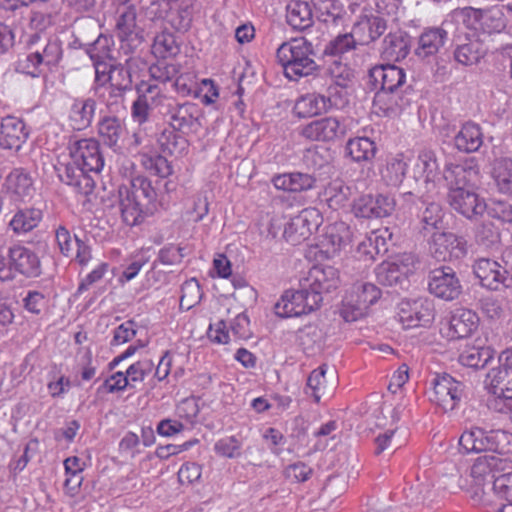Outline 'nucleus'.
<instances>
[{"mask_svg":"<svg viewBox=\"0 0 512 512\" xmlns=\"http://www.w3.org/2000/svg\"><path fill=\"white\" fill-rule=\"evenodd\" d=\"M96 107L97 102L92 97L75 98L69 109V121L73 129L80 131L90 127Z\"/></svg>","mask_w":512,"mask_h":512,"instance_id":"33","label":"nucleus"},{"mask_svg":"<svg viewBox=\"0 0 512 512\" xmlns=\"http://www.w3.org/2000/svg\"><path fill=\"white\" fill-rule=\"evenodd\" d=\"M43 217L42 210L37 208L19 209L9 222V226L15 234H25L38 226Z\"/></svg>","mask_w":512,"mask_h":512,"instance_id":"42","label":"nucleus"},{"mask_svg":"<svg viewBox=\"0 0 512 512\" xmlns=\"http://www.w3.org/2000/svg\"><path fill=\"white\" fill-rule=\"evenodd\" d=\"M272 183L278 190L300 193L313 189L316 178L310 173L291 172L275 175L272 178Z\"/></svg>","mask_w":512,"mask_h":512,"instance_id":"35","label":"nucleus"},{"mask_svg":"<svg viewBox=\"0 0 512 512\" xmlns=\"http://www.w3.org/2000/svg\"><path fill=\"white\" fill-rule=\"evenodd\" d=\"M139 60L133 57L126 59L125 63L110 65L107 81L111 85L124 87L132 90V71L138 67Z\"/></svg>","mask_w":512,"mask_h":512,"instance_id":"44","label":"nucleus"},{"mask_svg":"<svg viewBox=\"0 0 512 512\" xmlns=\"http://www.w3.org/2000/svg\"><path fill=\"white\" fill-rule=\"evenodd\" d=\"M485 212L493 219L512 224V204L507 201H492L487 204Z\"/></svg>","mask_w":512,"mask_h":512,"instance_id":"64","label":"nucleus"},{"mask_svg":"<svg viewBox=\"0 0 512 512\" xmlns=\"http://www.w3.org/2000/svg\"><path fill=\"white\" fill-rule=\"evenodd\" d=\"M413 262L409 255L399 261H383L374 270L376 281L382 286L403 288L409 282L408 274L412 271Z\"/></svg>","mask_w":512,"mask_h":512,"instance_id":"16","label":"nucleus"},{"mask_svg":"<svg viewBox=\"0 0 512 512\" xmlns=\"http://www.w3.org/2000/svg\"><path fill=\"white\" fill-rule=\"evenodd\" d=\"M286 22L297 31H306L313 26L310 5L304 1H291L286 7Z\"/></svg>","mask_w":512,"mask_h":512,"instance_id":"39","label":"nucleus"},{"mask_svg":"<svg viewBox=\"0 0 512 512\" xmlns=\"http://www.w3.org/2000/svg\"><path fill=\"white\" fill-rule=\"evenodd\" d=\"M428 291L444 301H454L462 294L463 287L455 270L441 265L429 271Z\"/></svg>","mask_w":512,"mask_h":512,"instance_id":"8","label":"nucleus"},{"mask_svg":"<svg viewBox=\"0 0 512 512\" xmlns=\"http://www.w3.org/2000/svg\"><path fill=\"white\" fill-rule=\"evenodd\" d=\"M304 287L311 292H317L323 298L324 294L337 289L340 284L338 269L328 265L313 266L307 276L302 279Z\"/></svg>","mask_w":512,"mask_h":512,"instance_id":"23","label":"nucleus"},{"mask_svg":"<svg viewBox=\"0 0 512 512\" xmlns=\"http://www.w3.org/2000/svg\"><path fill=\"white\" fill-rule=\"evenodd\" d=\"M415 174L424 177L425 182L434 181L435 177L439 174V164L437 161L436 153L430 149L422 150L415 163ZM418 176L415 175L417 180Z\"/></svg>","mask_w":512,"mask_h":512,"instance_id":"47","label":"nucleus"},{"mask_svg":"<svg viewBox=\"0 0 512 512\" xmlns=\"http://www.w3.org/2000/svg\"><path fill=\"white\" fill-rule=\"evenodd\" d=\"M462 15L473 19L480 29L488 34L501 33L507 27V19L503 9L499 6H493L487 9L474 8L471 6L462 9Z\"/></svg>","mask_w":512,"mask_h":512,"instance_id":"21","label":"nucleus"},{"mask_svg":"<svg viewBox=\"0 0 512 512\" xmlns=\"http://www.w3.org/2000/svg\"><path fill=\"white\" fill-rule=\"evenodd\" d=\"M311 42L305 38H293L283 42L276 50V59L283 68L284 76L291 81L316 74L320 65Z\"/></svg>","mask_w":512,"mask_h":512,"instance_id":"2","label":"nucleus"},{"mask_svg":"<svg viewBox=\"0 0 512 512\" xmlns=\"http://www.w3.org/2000/svg\"><path fill=\"white\" fill-rule=\"evenodd\" d=\"M158 143L162 152L169 155L182 154L188 148V141L185 136L171 128H166L161 132Z\"/></svg>","mask_w":512,"mask_h":512,"instance_id":"49","label":"nucleus"},{"mask_svg":"<svg viewBox=\"0 0 512 512\" xmlns=\"http://www.w3.org/2000/svg\"><path fill=\"white\" fill-rule=\"evenodd\" d=\"M431 386L429 400L445 413L456 409L467 396L465 383L448 373L435 374Z\"/></svg>","mask_w":512,"mask_h":512,"instance_id":"6","label":"nucleus"},{"mask_svg":"<svg viewBox=\"0 0 512 512\" xmlns=\"http://www.w3.org/2000/svg\"><path fill=\"white\" fill-rule=\"evenodd\" d=\"M406 202H411L417 210V218L421 224L422 230L431 232L433 230L443 229L444 210L442 206L435 201H428L423 197L417 196L412 191L403 193Z\"/></svg>","mask_w":512,"mask_h":512,"instance_id":"15","label":"nucleus"},{"mask_svg":"<svg viewBox=\"0 0 512 512\" xmlns=\"http://www.w3.org/2000/svg\"><path fill=\"white\" fill-rule=\"evenodd\" d=\"M493 350L489 347H468L459 356V362L466 367L484 368L493 358Z\"/></svg>","mask_w":512,"mask_h":512,"instance_id":"50","label":"nucleus"},{"mask_svg":"<svg viewBox=\"0 0 512 512\" xmlns=\"http://www.w3.org/2000/svg\"><path fill=\"white\" fill-rule=\"evenodd\" d=\"M99 142L109 147L114 152L122 149V144L127 135L125 120L115 116L102 117L97 124Z\"/></svg>","mask_w":512,"mask_h":512,"instance_id":"27","label":"nucleus"},{"mask_svg":"<svg viewBox=\"0 0 512 512\" xmlns=\"http://www.w3.org/2000/svg\"><path fill=\"white\" fill-rule=\"evenodd\" d=\"M182 295L180 297V309L190 310L197 305L202 299L201 286L197 279L191 278L185 281L181 286Z\"/></svg>","mask_w":512,"mask_h":512,"instance_id":"58","label":"nucleus"},{"mask_svg":"<svg viewBox=\"0 0 512 512\" xmlns=\"http://www.w3.org/2000/svg\"><path fill=\"white\" fill-rule=\"evenodd\" d=\"M410 49L411 36L405 31L398 30L384 37L380 53L384 60L399 62L408 56Z\"/></svg>","mask_w":512,"mask_h":512,"instance_id":"30","label":"nucleus"},{"mask_svg":"<svg viewBox=\"0 0 512 512\" xmlns=\"http://www.w3.org/2000/svg\"><path fill=\"white\" fill-rule=\"evenodd\" d=\"M350 242V230L345 223H339L331 226L325 234L321 245L326 248L325 253L333 256Z\"/></svg>","mask_w":512,"mask_h":512,"instance_id":"43","label":"nucleus"},{"mask_svg":"<svg viewBox=\"0 0 512 512\" xmlns=\"http://www.w3.org/2000/svg\"><path fill=\"white\" fill-rule=\"evenodd\" d=\"M179 65L166 63L163 59L149 67V75L151 79L166 83L171 81L179 73Z\"/></svg>","mask_w":512,"mask_h":512,"instance_id":"61","label":"nucleus"},{"mask_svg":"<svg viewBox=\"0 0 512 512\" xmlns=\"http://www.w3.org/2000/svg\"><path fill=\"white\" fill-rule=\"evenodd\" d=\"M387 30V21L377 15L364 16L352 28L359 45H369L379 39Z\"/></svg>","mask_w":512,"mask_h":512,"instance_id":"31","label":"nucleus"},{"mask_svg":"<svg viewBox=\"0 0 512 512\" xmlns=\"http://www.w3.org/2000/svg\"><path fill=\"white\" fill-rule=\"evenodd\" d=\"M397 314L405 328L426 327L435 318V307L429 298L404 299L398 305Z\"/></svg>","mask_w":512,"mask_h":512,"instance_id":"10","label":"nucleus"},{"mask_svg":"<svg viewBox=\"0 0 512 512\" xmlns=\"http://www.w3.org/2000/svg\"><path fill=\"white\" fill-rule=\"evenodd\" d=\"M475 239L479 245L491 248L500 242V230L493 222L483 221L476 227Z\"/></svg>","mask_w":512,"mask_h":512,"instance_id":"60","label":"nucleus"},{"mask_svg":"<svg viewBox=\"0 0 512 512\" xmlns=\"http://www.w3.org/2000/svg\"><path fill=\"white\" fill-rule=\"evenodd\" d=\"M448 41V32L441 26L426 27L418 37L415 55L422 59L436 56Z\"/></svg>","mask_w":512,"mask_h":512,"instance_id":"28","label":"nucleus"},{"mask_svg":"<svg viewBox=\"0 0 512 512\" xmlns=\"http://www.w3.org/2000/svg\"><path fill=\"white\" fill-rule=\"evenodd\" d=\"M483 144V133L479 125L467 122L454 136L456 149L464 153H473L479 150Z\"/></svg>","mask_w":512,"mask_h":512,"instance_id":"38","label":"nucleus"},{"mask_svg":"<svg viewBox=\"0 0 512 512\" xmlns=\"http://www.w3.org/2000/svg\"><path fill=\"white\" fill-rule=\"evenodd\" d=\"M381 297V290L369 282L355 283L343 300L341 315L347 322L365 316L371 305Z\"/></svg>","mask_w":512,"mask_h":512,"instance_id":"7","label":"nucleus"},{"mask_svg":"<svg viewBox=\"0 0 512 512\" xmlns=\"http://www.w3.org/2000/svg\"><path fill=\"white\" fill-rule=\"evenodd\" d=\"M405 83L404 69L393 64L376 65L368 73L367 85L371 90L405 91Z\"/></svg>","mask_w":512,"mask_h":512,"instance_id":"14","label":"nucleus"},{"mask_svg":"<svg viewBox=\"0 0 512 512\" xmlns=\"http://www.w3.org/2000/svg\"><path fill=\"white\" fill-rule=\"evenodd\" d=\"M407 166L403 155L397 154L387 161L385 169L382 171V177L388 185L399 186L403 182Z\"/></svg>","mask_w":512,"mask_h":512,"instance_id":"55","label":"nucleus"},{"mask_svg":"<svg viewBox=\"0 0 512 512\" xmlns=\"http://www.w3.org/2000/svg\"><path fill=\"white\" fill-rule=\"evenodd\" d=\"M323 298L317 292H311L300 281V289L287 290L274 305L278 317L290 318L308 314L320 308Z\"/></svg>","mask_w":512,"mask_h":512,"instance_id":"5","label":"nucleus"},{"mask_svg":"<svg viewBox=\"0 0 512 512\" xmlns=\"http://www.w3.org/2000/svg\"><path fill=\"white\" fill-rule=\"evenodd\" d=\"M358 42L353 32L340 34L328 42L325 46L323 55L340 56L346 52L356 49Z\"/></svg>","mask_w":512,"mask_h":512,"instance_id":"56","label":"nucleus"},{"mask_svg":"<svg viewBox=\"0 0 512 512\" xmlns=\"http://www.w3.org/2000/svg\"><path fill=\"white\" fill-rule=\"evenodd\" d=\"M346 125L335 117L313 120L301 129V136L311 141L334 142L345 137Z\"/></svg>","mask_w":512,"mask_h":512,"instance_id":"18","label":"nucleus"},{"mask_svg":"<svg viewBox=\"0 0 512 512\" xmlns=\"http://www.w3.org/2000/svg\"><path fill=\"white\" fill-rule=\"evenodd\" d=\"M141 163L147 171L161 178H166L173 172L170 162L160 154H142Z\"/></svg>","mask_w":512,"mask_h":512,"instance_id":"59","label":"nucleus"},{"mask_svg":"<svg viewBox=\"0 0 512 512\" xmlns=\"http://www.w3.org/2000/svg\"><path fill=\"white\" fill-rule=\"evenodd\" d=\"M70 159L84 166L90 172L99 173L104 166L100 152V142L94 138L70 140L68 143Z\"/></svg>","mask_w":512,"mask_h":512,"instance_id":"13","label":"nucleus"},{"mask_svg":"<svg viewBox=\"0 0 512 512\" xmlns=\"http://www.w3.org/2000/svg\"><path fill=\"white\" fill-rule=\"evenodd\" d=\"M459 445L467 453L491 452L512 462V433L505 429L471 426L462 432Z\"/></svg>","mask_w":512,"mask_h":512,"instance_id":"3","label":"nucleus"},{"mask_svg":"<svg viewBox=\"0 0 512 512\" xmlns=\"http://www.w3.org/2000/svg\"><path fill=\"white\" fill-rule=\"evenodd\" d=\"M476 175L477 172L472 167L454 164L446 165L443 176L447 183L448 194L475 189L473 178Z\"/></svg>","mask_w":512,"mask_h":512,"instance_id":"32","label":"nucleus"},{"mask_svg":"<svg viewBox=\"0 0 512 512\" xmlns=\"http://www.w3.org/2000/svg\"><path fill=\"white\" fill-rule=\"evenodd\" d=\"M95 36L96 39H91L86 43V52L89 55L90 59L92 61H105L107 59L112 60V38L97 32Z\"/></svg>","mask_w":512,"mask_h":512,"instance_id":"54","label":"nucleus"},{"mask_svg":"<svg viewBox=\"0 0 512 512\" xmlns=\"http://www.w3.org/2000/svg\"><path fill=\"white\" fill-rule=\"evenodd\" d=\"M7 256L14 277L16 273L26 278H36L41 275V261L33 250L23 245H12L7 248Z\"/></svg>","mask_w":512,"mask_h":512,"instance_id":"20","label":"nucleus"},{"mask_svg":"<svg viewBox=\"0 0 512 512\" xmlns=\"http://www.w3.org/2000/svg\"><path fill=\"white\" fill-rule=\"evenodd\" d=\"M453 58L463 66L478 64L487 53L483 41L475 34L459 33L453 39Z\"/></svg>","mask_w":512,"mask_h":512,"instance_id":"19","label":"nucleus"},{"mask_svg":"<svg viewBox=\"0 0 512 512\" xmlns=\"http://www.w3.org/2000/svg\"><path fill=\"white\" fill-rule=\"evenodd\" d=\"M7 189L21 198L31 196L33 182L30 175L22 169H14L6 178Z\"/></svg>","mask_w":512,"mask_h":512,"instance_id":"51","label":"nucleus"},{"mask_svg":"<svg viewBox=\"0 0 512 512\" xmlns=\"http://www.w3.org/2000/svg\"><path fill=\"white\" fill-rule=\"evenodd\" d=\"M63 57L62 43L58 37L42 39L39 33H34L27 42V54L19 60L23 71L39 77L44 70L51 71L57 67Z\"/></svg>","mask_w":512,"mask_h":512,"instance_id":"4","label":"nucleus"},{"mask_svg":"<svg viewBox=\"0 0 512 512\" xmlns=\"http://www.w3.org/2000/svg\"><path fill=\"white\" fill-rule=\"evenodd\" d=\"M395 206V199L391 195L363 194L354 200L352 211L360 218H381L391 215Z\"/></svg>","mask_w":512,"mask_h":512,"instance_id":"12","label":"nucleus"},{"mask_svg":"<svg viewBox=\"0 0 512 512\" xmlns=\"http://www.w3.org/2000/svg\"><path fill=\"white\" fill-rule=\"evenodd\" d=\"M346 151L355 162H369L375 157L377 147L368 137H355L348 140Z\"/></svg>","mask_w":512,"mask_h":512,"instance_id":"46","label":"nucleus"},{"mask_svg":"<svg viewBox=\"0 0 512 512\" xmlns=\"http://www.w3.org/2000/svg\"><path fill=\"white\" fill-rule=\"evenodd\" d=\"M75 31L77 33V37L73 41V47H83L87 48V42L91 40V38L96 35V23L91 18L77 20L75 22Z\"/></svg>","mask_w":512,"mask_h":512,"instance_id":"62","label":"nucleus"},{"mask_svg":"<svg viewBox=\"0 0 512 512\" xmlns=\"http://www.w3.org/2000/svg\"><path fill=\"white\" fill-rule=\"evenodd\" d=\"M54 167L60 181L73 187L76 193L87 196L93 192L95 182L89 175L90 171L75 160L59 162Z\"/></svg>","mask_w":512,"mask_h":512,"instance_id":"17","label":"nucleus"},{"mask_svg":"<svg viewBox=\"0 0 512 512\" xmlns=\"http://www.w3.org/2000/svg\"><path fill=\"white\" fill-rule=\"evenodd\" d=\"M479 317L476 312L467 308L456 309L450 318L449 329L454 339L470 337L478 328Z\"/></svg>","mask_w":512,"mask_h":512,"instance_id":"34","label":"nucleus"},{"mask_svg":"<svg viewBox=\"0 0 512 512\" xmlns=\"http://www.w3.org/2000/svg\"><path fill=\"white\" fill-rule=\"evenodd\" d=\"M352 194V187L339 178L332 180L324 191L325 201L333 210L344 207L350 200Z\"/></svg>","mask_w":512,"mask_h":512,"instance_id":"45","label":"nucleus"},{"mask_svg":"<svg viewBox=\"0 0 512 512\" xmlns=\"http://www.w3.org/2000/svg\"><path fill=\"white\" fill-rule=\"evenodd\" d=\"M468 251V241L462 235L434 232L431 236L430 252L438 261L460 260L467 256Z\"/></svg>","mask_w":512,"mask_h":512,"instance_id":"9","label":"nucleus"},{"mask_svg":"<svg viewBox=\"0 0 512 512\" xmlns=\"http://www.w3.org/2000/svg\"><path fill=\"white\" fill-rule=\"evenodd\" d=\"M283 237L288 243L292 245L301 244L303 241L309 238L308 230L303 228L302 223L297 216L291 218L290 221L285 225Z\"/></svg>","mask_w":512,"mask_h":512,"instance_id":"63","label":"nucleus"},{"mask_svg":"<svg viewBox=\"0 0 512 512\" xmlns=\"http://www.w3.org/2000/svg\"><path fill=\"white\" fill-rule=\"evenodd\" d=\"M116 35L121 42V49L125 53L133 52L143 42V31L137 28L136 12L133 9H126L118 17Z\"/></svg>","mask_w":512,"mask_h":512,"instance_id":"26","label":"nucleus"},{"mask_svg":"<svg viewBox=\"0 0 512 512\" xmlns=\"http://www.w3.org/2000/svg\"><path fill=\"white\" fill-rule=\"evenodd\" d=\"M473 273L479 279L480 285L491 291L507 289L509 275L503 273L501 263L489 259L480 258L473 265Z\"/></svg>","mask_w":512,"mask_h":512,"instance_id":"22","label":"nucleus"},{"mask_svg":"<svg viewBox=\"0 0 512 512\" xmlns=\"http://www.w3.org/2000/svg\"><path fill=\"white\" fill-rule=\"evenodd\" d=\"M29 131L22 119L14 116L2 118L0 125V146L18 151L26 142Z\"/></svg>","mask_w":512,"mask_h":512,"instance_id":"29","label":"nucleus"},{"mask_svg":"<svg viewBox=\"0 0 512 512\" xmlns=\"http://www.w3.org/2000/svg\"><path fill=\"white\" fill-rule=\"evenodd\" d=\"M330 106V98L320 94L309 93L301 96L296 101L293 110L299 118H307L326 112Z\"/></svg>","mask_w":512,"mask_h":512,"instance_id":"40","label":"nucleus"},{"mask_svg":"<svg viewBox=\"0 0 512 512\" xmlns=\"http://www.w3.org/2000/svg\"><path fill=\"white\" fill-rule=\"evenodd\" d=\"M196 2L193 0H182L176 13L172 15L171 24L180 32H186L191 28Z\"/></svg>","mask_w":512,"mask_h":512,"instance_id":"57","label":"nucleus"},{"mask_svg":"<svg viewBox=\"0 0 512 512\" xmlns=\"http://www.w3.org/2000/svg\"><path fill=\"white\" fill-rule=\"evenodd\" d=\"M197 106L193 103L177 104L169 110L170 128L184 135L197 122Z\"/></svg>","mask_w":512,"mask_h":512,"instance_id":"37","label":"nucleus"},{"mask_svg":"<svg viewBox=\"0 0 512 512\" xmlns=\"http://www.w3.org/2000/svg\"><path fill=\"white\" fill-rule=\"evenodd\" d=\"M492 174L499 191L512 195V160L509 158L497 160Z\"/></svg>","mask_w":512,"mask_h":512,"instance_id":"52","label":"nucleus"},{"mask_svg":"<svg viewBox=\"0 0 512 512\" xmlns=\"http://www.w3.org/2000/svg\"><path fill=\"white\" fill-rule=\"evenodd\" d=\"M503 463L499 457L484 455L478 457L470 469V476L474 483L493 485L495 472L498 471Z\"/></svg>","mask_w":512,"mask_h":512,"instance_id":"36","label":"nucleus"},{"mask_svg":"<svg viewBox=\"0 0 512 512\" xmlns=\"http://www.w3.org/2000/svg\"><path fill=\"white\" fill-rule=\"evenodd\" d=\"M447 199L453 210L469 220L482 216L487 209L485 199L480 197L475 189L447 194Z\"/></svg>","mask_w":512,"mask_h":512,"instance_id":"25","label":"nucleus"},{"mask_svg":"<svg viewBox=\"0 0 512 512\" xmlns=\"http://www.w3.org/2000/svg\"><path fill=\"white\" fill-rule=\"evenodd\" d=\"M297 341L304 353L315 354L324 344L325 332L316 323H309L297 331Z\"/></svg>","mask_w":512,"mask_h":512,"instance_id":"41","label":"nucleus"},{"mask_svg":"<svg viewBox=\"0 0 512 512\" xmlns=\"http://www.w3.org/2000/svg\"><path fill=\"white\" fill-rule=\"evenodd\" d=\"M389 92L386 90H374L373 109L378 115L385 117H396L401 111L408 107L412 102V97L407 91Z\"/></svg>","mask_w":512,"mask_h":512,"instance_id":"24","label":"nucleus"},{"mask_svg":"<svg viewBox=\"0 0 512 512\" xmlns=\"http://www.w3.org/2000/svg\"><path fill=\"white\" fill-rule=\"evenodd\" d=\"M499 365L489 370L486 384L498 398L512 399V347L499 355Z\"/></svg>","mask_w":512,"mask_h":512,"instance_id":"11","label":"nucleus"},{"mask_svg":"<svg viewBox=\"0 0 512 512\" xmlns=\"http://www.w3.org/2000/svg\"><path fill=\"white\" fill-rule=\"evenodd\" d=\"M118 205L123 222L136 226L157 210V191L145 176H136L118 187Z\"/></svg>","mask_w":512,"mask_h":512,"instance_id":"1","label":"nucleus"},{"mask_svg":"<svg viewBox=\"0 0 512 512\" xmlns=\"http://www.w3.org/2000/svg\"><path fill=\"white\" fill-rule=\"evenodd\" d=\"M136 92V99L146 104L152 110L161 105L166 99L162 89L157 84H152L149 81L142 80L138 83L136 85Z\"/></svg>","mask_w":512,"mask_h":512,"instance_id":"53","label":"nucleus"},{"mask_svg":"<svg viewBox=\"0 0 512 512\" xmlns=\"http://www.w3.org/2000/svg\"><path fill=\"white\" fill-rule=\"evenodd\" d=\"M151 51L156 58L165 60L179 54L180 46L173 33L163 31L154 37Z\"/></svg>","mask_w":512,"mask_h":512,"instance_id":"48","label":"nucleus"}]
</instances>
